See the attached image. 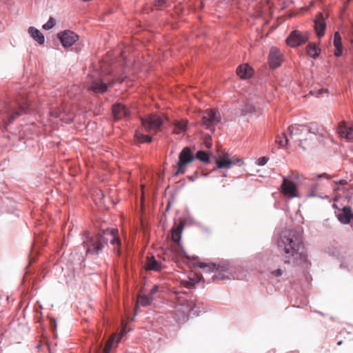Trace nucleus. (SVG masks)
<instances>
[{"instance_id": "f257e3e1", "label": "nucleus", "mask_w": 353, "mask_h": 353, "mask_svg": "<svg viewBox=\"0 0 353 353\" xmlns=\"http://www.w3.org/2000/svg\"><path fill=\"white\" fill-rule=\"evenodd\" d=\"M277 248L284 264L292 267L303 266L307 262L302 233L296 230H285L277 240Z\"/></svg>"}, {"instance_id": "f03ea898", "label": "nucleus", "mask_w": 353, "mask_h": 353, "mask_svg": "<svg viewBox=\"0 0 353 353\" xmlns=\"http://www.w3.org/2000/svg\"><path fill=\"white\" fill-rule=\"evenodd\" d=\"M28 107V101L23 98L1 103L0 125H10L17 117L25 113Z\"/></svg>"}, {"instance_id": "7ed1b4c3", "label": "nucleus", "mask_w": 353, "mask_h": 353, "mask_svg": "<svg viewBox=\"0 0 353 353\" xmlns=\"http://www.w3.org/2000/svg\"><path fill=\"white\" fill-rule=\"evenodd\" d=\"M195 159L208 163L210 161L209 154L205 151L200 150L194 156L191 149L189 147H185L179 155V161L174 166V176L183 174L186 172L187 167L192 163Z\"/></svg>"}, {"instance_id": "20e7f679", "label": "nucleus", "mask_w": 353, "mask_h": 353, "mask_svg": "<svg viewBox=\"0 0 353 353\" xmlns=\"http://www.w3.org/2000/svg\"><path fill=\"white\" fill-rule=\"evenodd\" d=\"M117 230H106L103 231L102 234L90 239V254H98L102 248L110 241L112 244L119 243V239L117 236Z\"/></svg>"}, {"instance_id": "39448f33", "label": "nucleus", "mask_w": 353, "mask_h": 353, "mask_svg": "<svg viewBox=\"0 0 353 353\" xmlns=\"http://www.w3.org/2000/svg\"><path fill=\"white\" fill-rule=\"evenodd\" d=\"M288 130L291 141L297 143L303 149L310 147V143H307V138L305 137L307 125L294 124L289 126Z\"/></svg>"}, {"instance_id": "423d86ee", "label": "nucleus", "mask_w": 353, "mask_h": 353, "mask_svg": "<svg viewBox=\"0 0 353 353\" xmlns=\"http://www.w3.org/2000/svg\"><path fill=\"white\" fill-rule=\"evenodd\" d=\"M165 119L168 118L163 114H151L141 119L142 125L149 132H157L160 130L161 127Z\"/></svg>"}, {"instance_id": "0eeeda50", "label": "nucleus", "mask_w": 353, "mask_h": 353, "mask_svg": "<svg viewBox=\"0 0 353 353\" xmlns=\"http://www.w3.org/2000/svg\"><path fill=\"white\" fill-rule=\"evenodd\" d=\"M199 267L203 269H208L206 271L214 272L216 270V273L212 276L214 281L224 280L230 278L231 274L228 271L229 266L227 264L216 265L214 263L207 264L205 263H199Z\"/></svg>"}, {"instance_id": "6e6552de", "label": "nucleus", "mask_w": 353, "mask_h": 353, "mask_svg": "<svg viewBox=\"0 0 353 353\" xmlns=\"http://www.w3.org/2000/svg\"><path fill=\"white\" fill-rule=\"evenodd\" d=\"M201 119L202 125L210 129L221 121V115L216 110H206L202 113Z\"/></svg>"}, {"instance_id": "1a4fd4ad", "label": "nucleus", "mask_w": 353, "mask_h": 353, "mask_svg": "<svg viewBox=\"0 0 353 353\" xmlns=\"http://www.w3.org/2000/svg\"><path fill=\"white\" fill-rule=\"evenodd\" d=\"M281 192L288 198L299 197V194L296 185L287 176H283Z\"/></svg>"}, {"instance_id": "9d476101", "label": "nucleus", "mask_w": 353, "mask_h": 353, "mask_svg": "<svg viewBox=\"0 0 353 353\" xmlns=\"http://www.w3.org/2000/svg\"><path fill=\"white\" fill-rule=\"evenodd\" d=\"M308 40L307 32H302L299 30L292 31L286 39L287 44L294 48L306 43Z\"/></svg>"}, {"instance_id": "9b49d317", "label": "nucleus", "mask_w": 353, "mask_h": 353, "mask_svg": "<svg viewBox=\"0 0 353 353\" xmlns=\"http://www.w3.org/2000/svg\"><path fill=\"white\" fill-rule=\"evenodd\" d=\"M175 243L171 245L164 252L165 257L168 260L176 261L179 260L181 256H185L189 258L181 246L180 242H174Z\"/></svg>"}, {"instance_id": "f8f14e48", "label": "nucleus", "mask_w": 353, "mask_h": 353, "mask_svg": "<svg viewBox=\"0 0 353 353\" xmlns=\"http://www.w3.org/2000/svg\"><path fill=\"white\" fill-rule=\"evenodd\" d=\"M282 54L280 50L275 47L270 49L269 54V64L271 68L279 67L282 63Z\"/></svg>"}, {"instance_id": "ddd939ff", "label": "nucleus", "mask_w": 353, "mask_h": 353, "mask_svg": "<svg viewBox=\"0 0 353 353\" xmlns=\"http://www.w3.org/2000/svg\"><path fill=\"white\" fill-rule=\"evenodd\" d=\"M325 132L323 129H321L317 125H311L307 126L306 137L308 136L307 143H310V146L313 145L314 138H317V136L324 137Z\"/></svg>"}, {"instance_id": "4468645a", "label": "nucleus", "mask_w": 353, "mask_h": 353, "mask_svg": "<svg viewBox=\"0 0 353 353\" xmlns=\"http://www.w3.org/2000/svg\"><path fill=\"white\" fill-rule=\"evenodd\" d=\"M63 46L65 48L72 46L77 39V35L70 31H65L58 34Z\"/></svg>"}, {"instance_id": "2eb2a0df", "label": "nucleus", "mask_w": 353, "mask_h": 353, "mask_svg": "<svg viewBox=\"0 0 353 353\" xmlns=\"http://www.w3.org/2000/svg\"><path fill=\"white\" fill-rule=\"evenodd\" d=\"M51 119H54L57 121L53 123H58V120L65 123H70L73 120V116L72 114L66 115L65 111L63 110H51L50 112Z\"/></svg>"}, {"instance_id": "dca6fc26", "label": "nucleus", "mask_w": 353, "mask_h": 353, "mask_svg": "<svg viewBox=\"0 0 353 353\" xmlns=\"http://www.w3.org/2000/svg\"><path fill=\"white\" fill-rule=\"evenodd\" d=\"M112 114L115 120H119L130 114L127 107L122 103H116L112 106Z\"/></svg>"}, {"instance_id": "f3484780", "label": "nucleus", "mask_w": 353, "mask_h": 353, "mask_svg": "<svg viewBox=\"0 0 353 353\" xmlns=\"http://www.w3.org/2000/svg\"><path fill=\"white\" fill-rule=\"evenodd\" d=\"M113 82L105 83L104 80L101 79H98L92 82L91 87H90V90L91 89L95 93H103L105 92L108 88L112 86Z\"/></svg>"}, {"instance_id": "a211bd4d", "label": "nucleus", "mask_w": 353, "mask_h": 353, "mask_svg": "<svg viewBox=\"0 0 353 353\" xmlns=\"http://www.w3.org/2000/svg\"><path fill=\"white\" fill-rule=\"evenodd\" d=\"M326 23L322 13H319L314 21V28L317 36L321 37L325 34Z\"/></svg>"}, {"instance_id": "6ab92c4d", "label": "nucleus", "mask_w": 353, "mask_h": 353, "mask_svg": "<svg viewBox=\"0 0 353 353\" xmlns=\"http://www.w3.org/2000/svg\"><path fill=\"white\" fill-rule=\"evenodd\" d=\"M145 268L146 270L150 271H156L160 272L162 269L164 268V265L161 264V263L159 262L155 259L154 256H147L146 262L145 264Z\"/></svg>"}, {"instance_id": "aec40b11", "label": "nucleus", "mask_w": 353, "mask_h": 353, "mask_svg": "<svg viewBox=\"0 0 353 353\" xmlns=\"http://www.w3.org/2000/svg\"><path fill=\"white\" fill-rule=\"evenodd\" d=\"M338 133L342 138H345L347 140L353 139V128L347 126L344 122L339 123Z\"/></svg>"}, {"instance_id": "412c9836", "label": "nucleus", "mask_w": 353, "mask_h": 353, "mask_svg": "<svg viewBox=\"0 0 353 353\" xmlns=\"http://www.w3.org/2000/svg\"><path fill=\"white\" fill-rule=\"evenodd\" d=\"M236 74L241 79H248L252 75V69L248 64L241 65L236 69Z\"/></svg>"}, {"instance_id": "4be33fe9", "label": "nucleus", "mask_w": 353, "mask_h": 353, "mask_svg": "<svg viewBox=\"0 0 353 353\" xmlns=\"http://www.w3.org/2000/svg\"><path fill=\"white\" fill-rule=\"evenodd\" d=\"M184 228V222L181 221L178 225H175L172 229V239L174 242H179L182 231Z\"/></svg>"}, {"instance_id": "5701e85b", "label": "nucleus", "mask_w": 353, "mask_h": 353, "mask_svg": "<svg viewBox=\"0 0 353 353\" xmlns=\"http://www.w3.org/2000/svg\"><path fill=\"white\" fill-rule=\"evenodd\" d=\"M28 33L31 37L36 41L39 44L43 45L45 42V37L43 34L34 27H30L28 28Z\"/></svg>"}, {"instance_id": "b1692460", "label": "nucleus", "mask_w": 353, "mask_h": 353, "mask_svg": "<svg viewBox=\"0 0 353 353\" xmlns=\"http://www.w3.org/2000/svg\"><path fill=\"white\" fill-rule=\"evenodd\" d=\"M352 216V210L348 207L343 208L342 212L338 214L339 220L344 224L349 223Z\"/></svg>"}, {"instance_id": "393cba45", "label": "nucleus", "mask_w": 353, "mask_h": 353, "mask_svg": "<svg viewBox=\"0 0 353 353\" xmlns=\"http://www.w3.org/2000/svg\"><path fill=\"white\" fill-rule=\"evenodd\" d=\"M334 46L335 47L334 55L338 57L341 56L343 51L342 39L339 32L334 33Z\"/></svg>"}, {"instance_id": "a878e982", "label": "nucleus", "mask_w": 353, "mask_h": 353, "mask_svg": "<svg viewBox=\"0 0 353 353\" xmlns=\"http://www.w3.org/2000/svg\"><path fill=\"white\" fill-rule=\"evenodd\" d=\"M216 166L219 168L228 169L232 166V162L230 161V158L228 153L225 154L223 157L216 160Z\"/></svg>"}, {"instance_id": "bb28decb", "label": "nucleus", "mask_w": 353, "mask_h": 353, "mask_svg": "<svg viewBox=\"0 0 353 353\" xmlns=\"http://www.w3.org/2000/svg\"><path fill=\"white\" fill-rule=\"evenodd\" d=\"M321 50L314 43H310L306 47V52L310 57L316 59L319 56Z\"/></svg>"}, {"instance_id": "cd10ccee", "label": "nucleus", "mask_w": 353, "mask_h": 353, "mask_svg": "<svg viewBox=\"0 0 353 353\" xmlns=\"http://www.w3.org/2000/svg\"><path fill=\"white\" fill-rule=\"evenodd\" d=\"M289 135L283 132L281 135H279L276 137L275 142L278 143L281 147L286 146L290 141Z\"/></svg>"}, {"instance_id": "c85d7f7f", "label": "nucleus", "mask_w": 353, "mask_h": 353, "mask_svg": "<svg viewBox=\"0 0 353 353\" xmlns=\"http://www.w3.org/2000/svg\"><path fill=\"white\" fill-rule=\"evenodd\" d=\"M153 301V298L150 296L149 295H142V296H139L138 299H137V304H139L141 305V306H148V305H150L152 304Z\"/></svg>"}, {"instance_id": "c756f323", "label": "nucleus", "mask_w": 353, "mask_h": 353, "mask_svg": "<svg viewBox=\"0 0 353 353\" xmlns=\"http://www.w3.org/2000/svg\"><path fill=\"white\" fill-rule=\"evenodd\" d=\"M187 127V121H181L176 123L173 132L176 134H181L184 132L186 130Z\"/></svg>"}, {"instance_id": "7c9ffc66", "label": "nucleus", "mask_w": 353, "mask_h": 353, "mask_svg": "<svg viewBox=\"0 0 353 353\" xmlns=\"http://www.w3.org/2000/svg\"><path fill=\"white\" fill-rule=\"evenodd\" d=\"M117 337V334H113L111 335V336L109 338V339L107 341L105 347L103 350L102 353H110V350L112 347V344L116 339Z\"/></svg>"}, {"instance_id": "2f4dec72", "label": "nucleus", "mask_w": 353, "mask_h": 353, "mask_svg": "<svg viewBox=\"0 0 353 353\" xmlns=\"http://www.w3.org/2000/svg\"><path fill=\"white\" fill-rule=\"evenodd\" d=\"M135 137L140 143H150L152 141V137L145 135L139 131L136 132Z\"/></svg>"}, {"instance_id": "473e14b6", "label": "nucleus", "mask_w": 353, "mask_h": 353, "mask_svg": "<svg viewBox=\"0 0 353 353\" xmlns=\"http://www.w3.org/2000/svg\"><path fill=\"white\" fill-rule=\"evenodd\" d=\"M201 279V275L195 274L194 278H190L189 281L185 282V286L187 288H191L196 283H198Z\"/></svg>"}, {"instance_id": "72a5a7b5", "label": "nucleus", "mask_w": 353, "mask_h": 353, "mask_svg": "<svg viewBox=\"0 0 353 353\" xmlns=\"http://www.w3.org/2000/svg\"><path fill=\"white\" fill-rule=\"evenodd\" d=\"M287 178H288L290 180L294 179V180H297V181H300L301 179H305V178L303 177V176L302 175L301 173H300L297 171H294V170H292L290 172V174H288Z\"/></svg>"}, {"instance_id": "f704fd0d", "label": "nucleus", "mask_w": 353, "mask_h": 353, "mask_svg": "<svg viewBox=\"0 0 353 353\" xmlns=\"http://www.w3.org/2000/svg\"><path fill=\"white\" fill-rule=\"evenodd\" d=\"M56 25V20L52 17H50L48 21L43 25V28L46 30H49L53 28Z\"/></svg>"}, {"instance_id": "c9c22d12", "label": "nucleus", "mask_w": 353, "mask_h": 353, "mask_svg": "<svg viewBox=\"0 0 353 353\" xmlns=\"http://www.w3.org/2000/svg\"><path fill=\"white\" fill-rule=\"evenodd\" d=\"M318 183H316L312 185V186L311 187L309 192H308V196H311V197H313V196H319V192H318Z\"/></svg>"}, {"instance_id": "e433bc0d", "label": "nucleus", "mask_w": 353, "mask_h": 353, "mask_svg": "<svg viewBox=\"0 0 353 353\" xmlns=\"http://www.w3.org/2000/svg\"><path fill=\"white\" fill-rule=\"evenodd\" d=\"M255 111V108L251 104H247L245 105V108L242 110V112L244 114L248 113H252Z\"/></svg>"}, {"instance_id": "4c0bfd02", "label": "nucleus", "mask_w": 353, "mask_h": 353, "mask_svg": "<svg viewBox=\"0 0 353 353\" xmlns=\"http://www.w3.org/2000/svg\"><path fill=\"white\" fill-rule=\"evenodd\" d=\"M165 3V0H155L154 6L157 9H161Z\"/></svg>"}, {"instance_id": "58836bf2", "label": "nucleus", "mask_w": 353, "mask_h": 353, "mask_svg": "<svg viewBox=\"0 0 353 353\" xmlns=\"http://www.w3.org/2000/svg\"><path fill=\"white\" fill-rule=\"evenodd\" d=\"M230 161L232 162V165H236L239 163H243V159L237 157H233L230 158Z\"/></svg>"}, {"instance_id": "ea45409f", "label": "nucleus", "mask_w": 353, "mask_h": 353, "mask_svg": "<svg viewBox=\"0 0 353 353\" xmlns=\"http://www.w3.org/2000/svg\"><path fill=\"white\" fill-rule=\"evenodd\" d=\"M268 161V158L265 157H262L258 159L257 160V164L259 165H264Z\"/></svg>"}, {"instance_id": "a19ab883", "label": "nucleus", "mask_w": 353, "mask_h": 353, "mask_svg": "<svg viewBox=\"0 0 353 353\" xmlns=\"http://www.w3.org/2000/svg\"><path fill=\"white\" fill-rule=\"evenodd\" d=\"M272 274L275 277L281 276L283 274V270L280 268L272 271Z\"/></svg>"}, {"instance_id": "79ce46f5", "label": "nucleus", "mask_w": 353, "mask_h": 353, "mask_svg": "<svg viewBox=\"0 0 353 353\" xmlns=\"http://www.w3.org/2000/svg\"><path fill=\"white\" fill-rule=\"evenodd\" d=\"M159 290V287L157 285H154L152 289L150 292V296L152 297L154 294H155Z\"/></svg>"}, {"instance_id": "37998d69", "label": "nucleus", "mask_w": 353, "mask_h": 353, "mask_svg": "<svg viewBox=\"0 0 353 353\" xmlns=\"http://www.w3.org/2000/svg\"><path fill=\"white\" fill-rule=\"evenodd\" d=\"M125 332V328L123 327L122 329L121 333L119 334V336H118V338L117 339V344L120 342V341H121L122 336H123Z\"/></svg>"}, {"instance_id": "c03bdc74", "label": "nucleus", "mask_w": 353, "mask_h": 353, "mask_svg": "<svg viewBox=\"0 0 353 353\" xmlns=\"http://www.w3.org/2000/svg\"><path fill=\"white\" fill-rule=\"evenodd\" d=\"M314 176H316L318 178H321V177H325L327 179H330V177L327 176V174L326 173H323V174H314Z\"/></svg>"}, {"instance_id": "a18cd8bd", "label": "nucleus", "mask_w": 353, "mask_h": 353, "mask_svg": "<svg viewBox=\"0 0 353 353\" xmlns=\"http://www.w3.org/2000/svg\"><path fill=\"white\" fill-rule=\"evenodd\" d=\"M205 145H206L207 148H210L212 146V143L210 141H205Z\"/></svg>"}, {"instance_id": "49530a36", "label": "nucleus", "mask_w": 353, "mask_h": 353, "mask_svg": "<svg viewBox=\"0 0 353 353\" xmlns=\"http://www.w3.org/2000/svg\"><path fill=\"white\" fill-rule=\"evenodd\" d=\"M52 323H53V327L55 329L57 327V323L54 319H52Z\"/></svg>"}, {"instance_id": "de8ad7c7", "label": "nucleus", "mask_w": 353, "mask_h": 353, "mask_svg": "<svg viewBox=\"0 0 353 353\" xmlns=\"http://www.w3.org/2000/svg\"><path fill=\"white\" fill-rule=\"evenodd\" d=\"M189 179H190V181H194V180L195 179V177H194V176H190V177H189Z\"/></svg>"}, {"instance_id": "09e8293b", "label": "nucleus", "mask_w": 353, "mask_h": 353, "mask_svg": "<svg viewBox=\"0 0 353 353\" xmlns=\"http://www.w3.org/2000/svg\"><path fill=\"white\" fill-rule=\"evenodd\" d=\"M85 254H88V248H86Z\"/></svg>"}, {"instance_id": "8fccbe9b", "label": "nucleus", "mask_w": 353, "mask_h": 353, "mask_svg": "<svg viewBox=\"0 0 353 353\" xmlns=\"http://www.w3.org/2000/svg\"><path fill=\"white\" fill-rule=\"evenodd\" d=\"M340 183H341V184H344L343 181H341L340 182Z\"/></svg>"}, {"instance_id": "3c124183", "label": "nucleus", "mask_w": 353, "mask_h": 353, "mask_svg": "<svg viewBox=\"0 0 353 353\" xmlns=\"http://www.w3.org/2000/svg\"><path fill=\"white\" fill-rule=\"evenodd\" d=\"M341 341L338 343V345H341Z\"/></svg>"}]
</instances>
